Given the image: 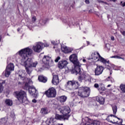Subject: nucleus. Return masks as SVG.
<instances>
[{
  "instance_id": "1",
  "label": "nucleus",
  "mask_w": 125,
  "mask_h": 125,
  "mask_svg": "<svg viewBox=\"0 0 125 125\" xmlns=\"http://www.w3.org/2000/svg\"><path fill=\"white\" fill-rule=\"evenodd\" d=\"M32 53H33V50L29 47L22 49L19 51V54L21 57V64L25 67L26 72L29 75L33 71L32 67L36 68L38 65V62H33V59L29 58V56H31Z\"/></svg>"
},
{
  "instance_id": "2",
  "label": "nucleus",
  "mask_w": 125,
  "mask_h": 125,
  "mask_svg": "<svg viewBox=\"0 0 125 125\" xmlns=\"http://www.w3.org/2000/svg\"><path fill=\"white\" fill-rule=\"evenodd\" d=\"M69 60L74 65V68L71 70V74L74 75H79L78 77V82L82 83L83 81L85 82H91V78L89 75L81 70L82 64L80 63L78 59V55L76 54H73L69 57Z\"/></svg>"
},
{
  "instance_id": "3",
  "label": "nucleus",
  "mask_w": 125,
  "mask_h": 125,
  "mask_svg": "<svg viewBox=\"0 0 125 125\" xmlns=\"http://www.w3.org/2000/svg\"><path fill=\"white\" fill-rule=\"evenodd\" d=\"M96 54H97L98 57H95V55L96 54H94V57L93 58V59H98L97 61H99L100 62H101V63H103V65H105V68H107V67H108L107 68L108 70H109L110 71V76L112 75L113 71L111 70V66H110V65H111V63H110V61L104 59V58L101 57L100 55V54L98 52H96Z\"/></svg>"
},
{
  "instance_id": "4",
  "label": "nucleus",
  "mask_w": 125,
  "mask_h": 125,
  "mask_svg": "<svg viewBox=\"0 0 125 125\" xmlns=\"http://www.w3.org/2000/svg\"><path fill=\"white\" fill-rule=\"evenodd\" d=\"M78 95L81 98H85L89 96L90 88L87 87H80L78 88Z\"/></svg>"
},
{
  "instance_id": "5",
  "label": "nucleus",
  "mask_w": 125,
  "mask_h": 125,
  "mask_svg": "<svg viewBox=\"0 0 125 125\" xmlns=\"http://www.w3.org/2000/svg\"><path fill=\"white\" fill-rule=\"evenodd\" d=\"M80 125H100V121L90 119L88 117L82 118Z\"/></svg>"
},
{
  "instance_id": "6",
  "label": "nucleus",
  "mask_w": 125,
  "mask_h": 125,
  "mask_svg": "<svg viewBox=\"0 0 125 125\" xmlns=\"http://www.w3.org/2000/svg\"><path fill=\"white\" fill-rule=\"evenodd\" d=\"M42 62L44 64V67L47 68L53 66L54 63L51 57L45 55L43 56L42 59Z\"/></svg>"
},
{
  "instance_id": "7",
  "label": "nucleus",
  "mask_w": 125,
  "mask_h": 125,
  "mask_svg": "<svg viewBox=\"0 0 125 125\" xmlns=\"http://www.w3.org/2000/svg\"><path fill=\"white\" fill-rule=\"evenodd\" d=\"M58 110L60 111V113L62 114V115H63L65 117L69 116V118L71 116V115L69 114L71 113V108L68 106H64L58 107Z\"/></svg>"
},
{
  "instance_id": "8",
  "label": "nucleus",
  "mask_w": 125,
  "mask_h": 125,
  "mask_svg": "<svg viewBox=\"0 0 125 125\" xmlns=\"http://www.w3.org/2000/svg\"><path fill=\"white\" fill-rule=\"evenodd\" d=\"M8 63H9V59L7 60V66H6L5 73V77L7 78H8L10 75L11 71H14V64L12 63H10V64H8Z\"/></svg>"
},
{
  "instance_id": "9",
  "label": "nucleus",
  "mask_w": 125,
  "mask_h": 125,
  "mask_svg": "<svg viewBox=\"0 0 125 125\" xmlns=\"http://www.w3.org/2000/svg\"><path fill=\"white\" fill-rule=\"evenodd\" d=\"M14 95L16 98L18 99V100L21 102V101H23V99L26 98V92L21 90L20 91H15L14 92Z\"/></svg>"
},
{
  "instance_id": "10",
  "label": "nucleus",
  "mask_w": 125,
  "mask_h": 125,
  "mask_svg": "<svg viewBox=\"0 0 125 125\" xmlns=\"http://www.w3.org/2000/svg\"><path fill=\"white\" fill-rule=\"evenodd\" d=\"M45 94L48 98H54L56 97V89L54 87L50 88L45 91Z\"/></svg>"
},
{
  "instance_id": "11",
  "label": "nucleus",
  "mask_w": 125,
  "mask_h": 125,
  "mask_svg": "<svg viewBox=\"0 0 125 125\" xmlns=\"http://www.w3.org/2000/svg\"><path fill=\"white\" fill-rule=\"evenodd\" d=\"M104 71V67L102 65H97V67L95 68V76H100L103 73Z\"/></svg>"
},
{
  "instance_id": "12",
  "label": "nucleus",
  "mask_w": 125,
  "mask_h": 125,
  "mask_svg": "<svg viewBox=\"0 0 125 125\" xmlns=\"http://www.w3.org/2000/svg\"><path fill=\"white\" fill-rule=\"evenodd\" d=\"M67 85L73 87V89H78L80 84L78 81H69L67 83Z\"/></svg>"
},
{
  "instance_id": "13",
  "label": "nucleus",
  "mask_w": 125,
  "mask_h": 125,
  "mask_svg": "<svg viewBox=\"0 0 125 125\" xmlns=\"http://www.w3.org/2000/svg\"><path fill=\"white\" fill-rule=\"evenodd\" d=\"M43 43L39 42L35 46H33V49L35 52H41V51H42V49L43 48Z\"/></svg>"
},
{
  "instance_id": "14",
  "label": "nucleus",
  "mask_w": 125,
  "mask_h": 125,
  "mask_svg": "<svg viewBox=\"0 0 125 125\" xmlns=\"http://www.w3.org/2000/svg\"><path fill=\"white\" fill-rule=\"evenodd\" d=\"M68 65V62L66 60H62L60 61L58 64V67L59 69H64Z\"/></svg>"
},
{
  "instance_id": "15",
  "label": "nucleus",
  "mask_w": 125,
  "mask_h": 125,
  "mask_svg": "<svg viewBox=\"0 0 125 125\" xmlns=\"http://www.w3.org/2000/svg\"><path fill=\"white\" fill-rule=\"evenodd\" d=\"M61 20L62 21L63 23H67V25L70 27L72 28V27H73V26H75V23L73 22L72 21H71L70 19H69V22H68V21H67V19L62 17L60 18Z\"/></svg>"
},
{
  "instance_id": "16",
  "label": "nucleus",
  "mask_w": 125,
  "mask_h": 125,
  "mask_svg": "<svg viewBox=\"0 0 125 125\" xmlns=\"http://www.w3.org/2000/svg\"><path fill=\"white\" fill-rule=\"evenodd\" d=\"M69 116H68L65 117L64 115H60L57 114L55 116V119H56V120H59V121H66V120H69Z\"/></svg>"
},
{
  "instance_id": "17",
  "label": "nucleus",
  "mask_w": 125,
  "mask_h": 125,
  "mask_svg": "<svg viewBox=\"0 0 125 125\" xmlns=\"http://www.w3.org/2000/svg\"><path fill=\"white\" fill-rule=\"evenodd\" d=\"M29 93L33 96V97H35V98H37V97H38V90L36 89V88L34 86H33L31 90H29Z\"/></svg>"
},
{
  "instance_id": "18",
  "label": "nucleus",
  "mask_w": 125,
  "mask_h": 125,
  "mask_svg": "<svg viewBox=\"0 0 125 125\" xmlns=\"http://www.w3.org/2000/svg\"><path fill=\"white\" fill-rule=\"evenodd\" d=\"M61 50L64 53H70L73 51V48H68L66 46L61 45Z\"/></svg>"
},
{
  "instance_id": "19",
  "label": "nucleus",
  "mask_w": 125,
  "mask_h": 125,
  "mask_svg": "<svg viewBox=\"0 0 125 125\" xmlns=\"http://www.w3.org/2000/svg\"><path fill=\"white\" fill-rule=\"evenodd\" d=\"M52 83L54 85H57L59 83V77L58 75H53V79L52 80Z\"/></svg>"
},
{
  "instance_id": "20",
  "label": "nucleus",
  "mask_w": 125,
  "mask_h": 125,
  "mask_svg": "<svg viewBox=\"0 0 125 125\" xmlns=\"http://www.w3.org/2000/svg\"><path fill=\"white\" fill-rule=\"evenodd\" d=\"M94 87L95 88H97L98 89V90L101 92V93H102V92L101 91H104L106 90V88L105 87H104V85L102 84V86L99 85L98 83H95L94 85Z\"/></svg>"
},
{
  "instance_id": "21",
  "label": "nucleus",
  "mask_w": 125,
  "mask_h": 125,
  "mask_svg": "<svg viewBox=\"0 0 125 125\" xmlns=\"http://www.w3.org/2000/svg\"><path fill=\"white\" fill-rule=\"evenodd\" d=\"M96 101H97V102H99L100 104L103 105V104L105 103V98L101 96H97L96 97Z\"/></svg>"
},
{
  "instance_id": "22",
  "label": "nucleus",
  "mask_w": 125,
  "mask_h": 125,
  "mask_svg": "<svg viewBox=\"0 0 125 125\" xmlns=\"http://www.w3.org/2000/svg\"><path fill=\"white\" fill-rule=\"evenodd\" d=\"M33 86H30V84L29 83H26L23 87V89L25 90H28L29 92H30V90H31L33 88Z\"/></svg>"
},
{
  "instance_id": "23",
  "label": "nucleus",
  "mask_w": 125,
  "mask_h": 125,
  "mask_svg": "<svg viewBox=\"0 0 125 125\" xmlns=\"http://www.w3.org/2000/svg\"><path fill=\"white\" fill-rule=\"evenodd\" d=\"M67 97L66 96H61L58 97V101L61 102V103H64V102H66V100H67Z\"/></svg>"
},
{
  "instance_id": "24",
  "label": "nucleus",
  "mask_w": 125,
  "mask_h": 125,
  "mask_svg": "<svg viewBox=\"0 0 125 125\" xmlns=\"http://www.w3.org/2000/svg\"><path fill=\"white\" fill-rule=\"evenodd\" d=\"M48 19L45 17H42L40 20H39V23L41 25H45L46 22H47Z\"/></svg>"
},
{
  "instance_id": "25",
  "label": "nucleus",
  "mask_w": 125,
  "mask_h": 125,
  "mask_svg": "<svg viewBox=\"0 0 125 125\" xmlns=\"http://www.w3.org/2000/svg\"><path fill=\"white\" fill-rule=\"evenodd\" d=\"M38 80L41 83H45L47 82V78L45 77H43L42 76H40L38 77Z\"/></svg>"
},
{
  "instance_id": "26",
  "label": "nucleus",
  "mask_w": 125,
  "mask_h": 125,
  "mask_svg": "<svg viewBox=\"0 0 125 125\" xmlns=\"http://www.w3.org/2000/svg\"><path fill=\"white\" fill-rule=\"evenodd\" d=\"M5 83V80H0V93L3 91V84Z\"/></svg>"
},
{
  "instance_id": "27",
  "label": "nucleus",
  "mask_w": 125,
  "mask_h": 125,
  "mask_svg": "<svg viewBox=\"0 0 125 125\" xmlns=\"http://www.w3.org/2000/svg\"><path fill=\"white\" fill-rule=\"evenodd\" d=\"M5 104L7 106H12V105L13 104V102H12V100H11L10 99H6L5 100Z\"/></svg>"
},
{
  "instance_id": "28",
  "label": "nucleus",
  "mask_w": 125,
  "mask_h": 125,
  "mask_svg": "<svg viewBox=\"0 0 125 125\" xmlns=\"http://www.w3.org/2000/svg\"><path fill=\"white\" fill-rule=\"evenodd\" d=\"M41 113L42 115H46L48 114V110H47V108H42L41 109Z\"/></svg>"
},
{
  "instance_id": "29",
  "label": "nucleus",
  "mask_w": 125,
  "mask_h": 125,
  "mask_svg": "<svg viewBox=\"0 0 125 125\" xmlns=\"http://www.w3.org/2000/svg\"><path fill=\"white\" fill-rule=\"evenodd\" d=\"M20 102L22 103L23 105H28V104L30 103V102L28 100V99H27V97L24 98V99L22 100V101H21Z\"/></svg>"
},
{
  "instance_id": "30",
  "label": "nucleus",
  "mask_w": 125,
  "mask_h": 125,
  "mask_svg": "<svg viewBox=\"0 0 125 125\" xmlns=\"http://www.w3.org/2000/svg\"><path fill=\"white\" fill-rule=\"evenodd\" d=\"M113 112V114L116 115L117 114V112L118 111V107H117V105H112L111 106Z\"/></svg>"
},
{
  "instance_id": "31",
  "label": "nucleus",
  "mask_w": 125,
  "mask_h": 125,
  "mask_svg": "<svg viewBox=\"0 0 125 125\" xmlns=\"http://www.w3.org/2000/svg\"><path fill=\"white\" fill-rule=\"evenodd\" d=\"M10 116V118L12 119L13 121H14L15 120L16 117H15V113H14V112L13 111L11 112Z\"/></svg>"
},
{
  "instance_id": "32",
  "label": "nucleus",
  "mask_w": 125,
  "mask_h": 125,
  "mask_svg": "<svg viewBox=\"0 0 125 125\" xmlns=\"http://www.w3.org/2000/svg\"><path fill=\"white\" fill-rule=\"evenodd\" d=\"M109 118V116H108L106 118V120L107 121V122H109V123H112L113 125H118V121H117L116 122H113L112 121L110 120V118Z\"/></svg>"
},
{
  "instance_id": "33",
  "label": "nucleus",
  "mask_w": 125,
  "mask_h": 125,
  "mask_svg": "<svg viewBox=\"0 0 125 125\" xmlns=\"http://www.w3.org/2000/svg\"><path fill=\"white\" fill-rule=\"evenodd\" d=\"M120 88L121 89L122 91L124 92V93H125V84H121L120 86Z\"/></svg>"
},
{
  "instance_id": "34",
  "label": "nucleus",
  "mask_w": 125,
  "mask_h": 125,
  "mask_svg": "<svg viewBox=\"0 0 125 125\" xmlns=\"http://www.w3.org/2000/svg\"><path fill=\"white\" fill-rule=\"evenodd\" d=\"M7 119L5 118H2L0 120V123L1 124H3V125H5V123H7Z\"/></svg>"
},
{
  "instance_id": "35",
  "label": "nucleus",
  "mask_w": 125,
  "mask_h": 125,
  "mask_svg": "<svg viewBox=\"0 0 125 125\" xmlns=\"http://www.w3.org/2000/svg\"><path fill=\"white\" fill-rule=\"evenodd\" d=\"M111 67H113V70H115V71H118L119 70H120V68H119V67L114 65V64H110Z\"/></svg>"
},
{
  "instance_id": "36",
  "label": "nucleus",
  "mask_w": 125,
  "mask_h": 125,
  "mask_svg": "<svg viewBox=\"0 0 125 125\" xmlns=\"http://www.w3.org/2000/svg\"><path fill=\"white\" fill-rule=\"evenodd\" d=\"M51 43H52V44H53L54 45H57L58 44L59 42H58V41H52Z\"/></svg>"
},
{
  "instance_id": "37",
  "label": "nucleus",
  "mask_w": 125,
  "mask_h": 125,
  "mask_svg": "<svg viewBox=\"0 0 125 125\" xmlns=\"http://www.w3.org/2000/svg\"><path fill=\"white\" fill-rule=\"evenodd\" d=\"M116 119H118V120H119V121H120V122L118 123V125H124V124H123V119L119 118V117H117L116 118Z\"/></svg>"
},
{
  "instance_id": "38",
  "label": "nucleus",
  "mask_w": 125,
  "mask_h": 125,
  "mask_svg": "<svg viewBox=\"0 0 125 125\" xmlns=\"http://www.w3.org/2000/svg\"><path fill=\"white\" fill-rule=\"evenodd\" d=\"M110 58H115L116 59H120V58H121L119 56H113L110 57Z\"/></svg>"
},
{
  "instance_id": "39",
  "label": "nucleus",
  "mask_w": 125,
  "mask_h": 125,
  "mask_svg": "<svg viewBox=\"0 0 125 125\" xmlns=\"http://www.w3.org/2000/svg\"><path fill=\"white\" fill-rule=\"evenodd\" d=\"M61 58L60 57H59V56L57 57L56 58V59L55 60V62H58V61H59L60 60Z\"/></svg>"
},
{
  "instance_id": "40",
  "label": "nucleus",
  "mask_w": 125,
  "mask_h": 125,
  "mask_svg": "<svg viewBox=\"0 0 125 125\" xmlns=\"http://www.w3.org/2000/svg\"><path fill=\"white\" fill-rule=\"evenodd\" d=\"M47 125H53V121H47Z\"/></svg>"
},
{
  "instance_id": "41",
  "label": "nucleus",
  "mask_w": 125,
  "mask_h": 125,
  "mask_svg": "<svg viewBox=\"0 0 125 125\" xmlns=\"http://www.w3.org/2000/svg\"><path fill=\"white\" fill-rule=\"evenodd\" d=\"M120 4L121 6H123V7H125V1L124 2H123V1H121L120 2Z\"/></svg>"
},
{
  "instance_id": "42",
  "label": "nucleus",
  "mask_w": 125,
  "mask_h": 125,
  "mask_svg": "<svg viewBox=\"0 0 125 125\" xmlns=\"http://www.w3.org/2000/svg\"><path fill=\"white\" fill-rule=\"evenodd\" d=\"M60 51V49L59 48H56L55 49V52H56V53H58V52H59Z\"/></svg>"
},
{
  "instance_id": "43",
  "label": "nucleus",
  "mask_w": 125,
  "mask_h": 125,
  "mask_svg": "<svg viewBox=\"0 0 125 125\" xmlns=\"http://www.w3.org/2000/svg\"><path fill=\"white\" fill-rule=\"evenodd\" d=\"M120 33L124 36V37H125V31H121Z\"/></svg>"
},
{
  "instance_id": "44",
  "label": "nucleus",
  "mask_w": 125,
  "mask_h": 125,
  "mask_svg": "<svg viewBox=\"0 0 125 125\" xmlns=\"http://www.w3.org/2000/svg\"><path fill=\"white\" fill-rule=\"evenodd\" d=\"M36 20H37V18H36V17L34 16V17H32L33 22L36 21Z\"/></svg>"
},
{
  "instance_id": "45",
  "label": "nucleus",
  "mask_w": 125,
  "mask_h": 125,
  "mask_svg": "<svg viewBox=\"0 0 125 125\" xmlns=\"http://www.w3.org/2000/svg\"><path fill=\"white\" fill-rule=\"evenodd\" d=\"M109 82H111V83H114V78L112 77H110V80H109Z\"/></svg>"
},
{
  "instance_id": "46",
  "label": "nucleus",
  "mask_w": 125,
  "mask_h": 125,
  "mask_svg": "<svg viewBox=\"0 0 125 125\" xmlns=\"http://www.w3.org/2000/svg\"><path fill=\"white\" fill-rule=\"evenodd\" d=\"M75 95V92H72L71 94V97H74Z\"/></svg>"
},
{
  "instance_id": "47",
  "label": "nucleus",
  "mask_w": 125,
  "mask_h": 125,
  "mask_svg": "<svg viewBox=\"0 0 125 125\" xmlns=\"http://www.w3.org/2000/svg\"><path fill=\"white\" fill-rule=\"evenodd\" d=\"M44 44L43 47H47L49 46V45L47 43H45V44Z\"/></svg>"
},
{
  "instance_id": "48",
  "label": "nucleus",
  "mask_w": 125,
  "mask_h": 125,
  "mask_svg": "<svg viewBox=\"0 0 125 125\" xmlns=\"http://www.w3.org/2000/svg\"><path fill=\"white\" fill-rule=\"evenodd\" d=\"M110 80H111V76H108V77L106 78V81H107L108 82L110 81Z\"/></svg>"
},
{
  "instance_id": "49",
  "label": "nucleus",
  "mask_w": 125,
  "mask_h": 125,
  "mask_svg": "<svg viewBox=\"0 0 125 125\" xmlns=\"http://www.w3.org/2000/svg\"><path fill=\"white\" fill-rule=\"evenodd\" d=\"M32 102L33 103H37V100H36V99H33V100H32Z\"/></svg>"
},
{
  "instance_id": "50",
  "label": "nucleus",
  "mask_w": 125,
  "mask_h": 125,
  "mask_svg": "<svg viewBox=\"0 0 125 125\" xmlns=\"http://www.w3.org/2000/svg\"><path fill=\"white\" fill-rule=\"evenodd\" d=\"M109 117H114V118H118V117H117V116L114 115L113 114H111L109 116Z\"/></svg>"
},
{
  "instance_id": "51",
  "label": "nucleus",
  "mask_w": 125,
  "mask_h": 125,
  "mask_svg": "<svg viewBox=\"0 0 125 125\" xmlns=\"http://www.w3.org/2000/svg\"><path fill=\"white\" fill-rule=\"evenodd\" d=\"M19 77H20L21 79H25V77L24 76H22V75L19 74Z\"/></svg>"
},
{
  "instance_id": "52",
  "label": "nucleus",
  "mask_w": 125,
  "mask_h": 125,
  "mask_svg": "<svg viewBox=\"0 0 125 125\" xmlns=\"http://www.w3.org/2000/svg\"><path fill=\"white\" fill-rule=\"evenodd\" d=\"M85 3H86V4H89V0H85Z\"/></svg>"
},
{
  "instance_id": "53",
  "label": "nucleus",
  "mask_w": 125,
  "mask_h": 125,
  "mask_svg": "<svg viewBox=\"0 0 125 125\" xmlns=\"http://www.w3.org/2000/svg\"><path fill=\"white\" fill-rule=\"evenodd\" d=\"M111 41H115V38L114 37V36L111 37Z\"/></svg>"
},
{
  "instance_id": "54",
  "label": "nucleus",
  "mask_w": 125,
  "mask_h": 125,
  "mask_svg": "<svg viewBox=\"0 0 125 125\" xmlns=\"http://www.w3.org/2000/svg\"><path fill=\"white\" fill-rule=\"evenodd\" d=\"M92 9H90V10H89V13H92Z\"/></svg>"
},
{
  "instance_id": "55",
  "label": "nucleus",
  "mask_w": 125,
  "mask_h": 125,
  "mask_svg": "<svg viewBox=\"0 0 125 125\" xmlns=\"http://www.w3.org/2000/svg\"><path fill=\"white\" fill-rule=\"evenodd\" d=\"M79 104H83V101H80L78 102Z\"/></svg>"
},
{
  "instance_id": "56",
  "label": "nucleus",
  "mask_w": 125,
  "mask_h": 125,
  "mask_svg": "<svg viewBox=\"0 0 125 125\" xmlns=\"http://www.w3.org/2000/svg\"><path fill=\"white\" fill-rule=\"evenodd\" d=\"M99 2H104V1H102V0H99Z\"/></svg>"
},
{
  "instance_id": "57",
  "label": "nucleus",
  "mask_w": 125,
  "mask_h": 125,
  "mask_svg": "<svg viewBox=\"0 0 125 125\" xmlns=\"http://www.w3.org/2000/svg\"><path fill=\"white\" fill-rule=\"evenodd\" d=\"M119 59H123V60H125V58H122L121 57V58H119Z\"/></svg>"
},
{
  "instance_id": "58",
  "label": "nucleus",
  "mask_w": 125,
  "mask_h": 125,
  "mask_svg": "<svg viewBox=\"0 0 125 125\" xmlns=\"http://www.w3.org/2000/svg\"><path fill=\"white\" fill-rule=\"evenodd\" d=\"M1 38H2V36L1 35L0 36V42L1 41Z\"/></svg>"
},
{
  "instance_id": "59",
  "label": "nucleus",
  "mask_w": 125,
  "mask_h": 125,
  "mask_svg": "<svg viewBox=\"0 0 125 125\" xmlns=\"http://www.w3.org/2000/svg\"><path fill=\"white\" fill-rule=\"evenodd\" d=\"M17 31H18V32H19L20 31V28H18L17 29Z\"/></svg>"
},
{
  "instance_id": "60",
  "label": "nucleus",
  "mask_w": 125,
  "mask_h": 125,
  "mask_svg": "<svg viewBox=\"0 0 125 125\" xmlns=\"http://www.w3.org/2000/svg\"><path fill=\"white\" fill-rule=\"evenodd\" d=\"M110 86H111V84H108V85L107 86V87H110Z\"/></svg>"
},
{
  "instance_id": "61",
  "label": "nucleus",
  "mask_w": 125,
  "mask_h": 125,
  "mask_svg": "<svg viewBox=\"0 0 125 125\" xmlns=\"http://www.w3.org/2000/svg\"><path fill=\"white\" fill-rule=\"evenodd\" d=\"M84 46H82L81 47H80V49H83V48Z\"/></svg>"
},
{
  "instance_id": "62",
  "label": "nucleus",
  "mask_w": 125,
  "mask_h": 125,
  "mask_svg": "<svg viewBox=\"0 0 125 125\" xmlns=\"http://www.w3.org/2000/svg\"><path fill=\"white\" fill-rule=\"evenodd\" d=\"M83 62H85V59H83Z\"/></svg>"
},
{
  "instance_id": "63",
  "label": "nucleus",
  "mask_w": 125,
  "mask_h": 125,
  "mask_svg": "<svg viewBox=\"0 0 125 125\" xmlns=\"http://www.w3.org/2000/svg\"><path fill=\"white\" fill-rule=\"evenodd\" d=\"M87 44H89V42L87 41Z\"/></svg>"
},
{
  "instance_id": "64",
  "label": "nucleus",
  "mask_w": 125,
  "mask_h": 125,
  "mask_svg": "<svg viewBox=\"0 0 125 125\" xmlns=\"http://www.w3.org/2000/svg\"><path fill=\"white\" fill-rule=\"evenodd\" d=\"M112 0V1H113L114 2H115L116 0Z\"/></svg>"
}]
</instances>
